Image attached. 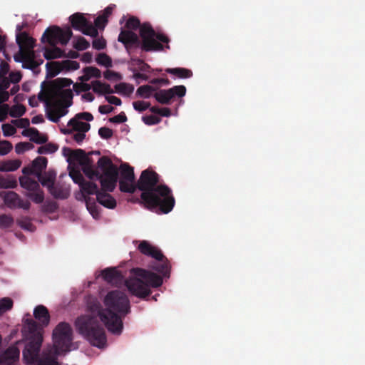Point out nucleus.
Masks as SVG:
<instances>
[{"label": "nucleus", "instance_id": "c756f323", "mask_svg": "<svg viewBox=\"0 0 365 365\" xmlns=\"http://www.w3.org/2000/svg\"><path fill=\"white\" fill-rule=\"evenodd\" d=\"M115 6L110 5L108 6L103 11V14L99 16L95 20V26L98 29H103L107 23V18L111 14Z\"/></svg>", "mask_w": 365, "mask_h": 365}, {"label": "nucleus", "instance_id": "4c0bfd02", "mask_svg": "<svg viewBox=\"0 0 365 365\" xmlns=\"http://www.w3.org/2000/svg\"><path fill=\"white\" fill-rule=\"evenodd\" d=\"M73 46L78 51H83L88 48L90 46V43L83 37L80 36L73 38Z\"/></svg>", "mask_w": 365, "mask_h": 365}, {"label": "nucleus", "instance_id": "37998d69", "mask_svg": "<svg viewBox=\"0 0 365 365\" xmlns=\"http://www.w3.org/2000/svg\"><path fill=\"white\" fill-rule=\"evenodd\" d=\"M86 207L90 214L94 219H98L101 216V209L96 203L86 202Z\"/></svg>", "mask_w": 365, "mask_h": 365}, {"label": "nucleus", "instance_id": "2f4dec72", "mask_svg": "<svg viewBox=\"0 0 365 365\" xmlns=\"http://www.w3.org/2000/svg\"><path fill=\"white\" fill-rule=\"evenodd\" d=\"M51 48H46L43 52V56L46 59L51 60L63 56V51L56 47V46H51Z\"/></svg>", "mask_w": 365, "mask_h": 365}, {"label": "nucleus", "instance_id": "e2e57ef3", "mask_svg": "<svg viewBox=\"0 0 365 365\" xmlns=\"http://www.w3.org/2000/svg\"><path fill=\"white\" fill-rule=\"evenodd\" d=\"M106 100L110 104H114L115 106L121 105L120 99L113 96H106Z\"/></svg>", "mask_w": 365, "mask_h": 365}, {"label": "nucleus", "instance_id": "8fccbe9b", "mask_svg": "<svg viewBox=\"0 0 365 365\" xmlns=\"http://www.w3.org/2000/svg\"><path fill=\"white\" fill-rule=\"evenodd\" d=\"M133 106L136 110L143 111L149 108L150 103L144 101H138L133 103Z\"/></svg>", "mask_w": 365, "mask_h": 365}, {"label": "nucleus", "instance_id": "20e7f679", "mask_svg": "<svg viewBox=\"0 0 365 365\" xmlns=\"http://www.w3.org/2000/svg\"><path fill=\"white\" fill-rule=\"evenodd\" d=\"M158 176L153 171L144 170L138 181V187L142 190L141 197L150 208L159 207L164 212L172 210L175 200L170 189L165 185H157Z\"/></svg>", "mask_w": 365, "mask_h": 365}, {"label": "nucleus", "instance_id": "69168bd1", "mask_svg": "<svg viewBox=\"0 0 365 365\" xmlns=\"http://www.w3.org/2000/svg\"><path fill=\"white\" fill-rule=\"evenodd\" d=\"M98 110L101 114L110 113L113 110V108L109 105L100 106Z\"/></svg>", "mask_w": 365, "mask_h": 365}, {"label": "nucleus", "instance_id": "4be33fe9", "mask_svg": "<svg viewBox=\"0 0 365 365\" xmlns=\"http://www.w3.org/2000/svg\"><path fill=\"white\" fill-rule=\"evenodd\" d=\"M22 135L29 137L30 140L37 144H43L48 141L46 134L41 133L36 128H29L22 131Z\"/></svg>", "mask_w": 365, "mask_h": 365}, {"label": "nucleus", "instance_id": "680f3d73", "mask_svg": "<svg viewBox=\"0 0 365 365\" xmlns=\"http://www.w3.org/2000/svg\"><path fill=\"white\" fill-rule=\"evenodd\" d=\"M6 43V36L0 35V51L4 53V56L8 60H10V58L6 55L5 51Z\"/></svg>", "mask_w": 365, "mask_h": 365}, {"label": "nucleus", "instance_id": "2eb2a0df", "mask_svg": "<svg viewBox=\"0 0 365 365\" xmlns=\"http://www.w3.org/2000/svg\"><path fill=\"white\" fill-rule=\"evenodd\" d=\"M70 21L72 26L81 31L83 34L91 37L98 36V30L95 26L91 24L85 18L83 14H75L70 16Z\"/></svg>", "mask_w": 365, "mask_h": 365}, {"label": "nucleus", "instance_id": "bb28decb", "mask_svg": "<svg viewBox=\"0 0 365 365\" xmlns=\"http://www.w3.org/2000/svg\"><path fill=\"white\" fill-rule=\"evenodd\" d=\"M73 88L76 90V92L84 91L81 95V98L87 102H92L94 100L93 95L89 92L91 86L89 84L82 83L80 85H73Z\"/></svg>", "mask_w": 365, "mask_h": 365}, {"label": "nucleus", "instance_id": "4468645a", "mask_svg": "<svg viewBox=\"0 0 365 365\" xmlns=\"http://www.w3.org/2000/svg\"><path fill=\"white\" fill-rule=\"evenodd\" d=\"M119 184L123 192H133L135 190L133 169L126 164H123L120 167Z\"/></svg>", "mask_w": 365, "mask_h": 365}, {"label": "nucleus", "instance_id": "9b49d317", "mask_svg": "<svg viewBox=\"0 0 365 365\" xmlns=\"http://www.w3.org/2000/svg\"><path fill=\"white\" fill-rule=\"evenodd\" d=\"M42 43H48L50 46H56L60 43L65 45L68 41V27L63 30L57 26L47 28L41 36Z\"/></svg>", "mask_w": 365, "mask_h": 365}, {"label": "nucleus", "instance_id": "0e129e2a", "mask_svg": "<svg viewBox=\"0 0 365 365\" xmlns=\"http://www.w3.org/2000/svg\"><path fill=\"white\" fill-rule=\"evenodd\" d=\"M127 120L126 116L123 113L118 114L110 119L113 123H124Z\"/></svg>", "mask_w": 365, "mask_h": 365}, {"label": "nucleus", "instance_id": "cd10ccee", "mask_svg": "<svg viewBox=\"0 0 365 365\" xmlns=\"http://www.w3.org/2000/svg\"><path fill=\"white\" fill-rule=\"evenodd\" d=\"M19 183L21 187L29 190V192L36 191L39 188L38 182L28 176L20 177Z\"/></svg>", "mask_w": 365, "mask_h": 365}, {"label": "nucleus", "instance_id": "bf43d9fd", "mask_svg": "<svg viewBox=\"0 0 365 365\" xmlns=\"http://www.w3.org/2000/svg\"><path fill=\"white\" fill-rule=\"evenodd\" d=\"M9 106L8 104H3L0 106V121H4L6 118Z\"/></svg>", "mask_w": 365, "mask_h": 365}, {"label": "nucleus", "instance_id": "6e6552de", "mask_svg": "<svg viewBox=\"0 0 365 365\" xmlns=\"http://www.w3.org/2000/svg\"><path fill=\"white\" fill-rule=\"evenodd\" d=\"M93 120V115L89 113H81L70 120V140L72 143L81 145L86 139V133L90 130L89 121Z\"/></svg>", "mask_w": 365, "mask_h": 365}, {"label": "nucleus", "instance_id": "0eeeda50", "mask_svg": "<svg viewBox=\"0 0 365 365\" xmlns=\"http://www.w3.org/2000/svg\"><path fill=\"white\" fill-rule=\"evenodd\" d=\"M76 327L93 346L103 348L106 339L103 329L94 318L83 317L76 322Z\"/></svg>", "mask_w": 365, "mask_h": 365}, {"label": "nucleus", "instance_id": "aec40b11", "mask_svg": "<svg viewBox=\"0 0 365 365\" xmlns=\"http://www.w3.org/2000/svg\"><path fill=\"white\" fill-rule=\"evenodd\" d=\"M99 276H101L107 282L113 284H118L123 279L122 274L116 268L113 267L102 270L97 277Z\"/></svg>", "mask_w": 365, "mask_h": 365}, {"label": "nucleus", "instance_id": "a18cd8bd", "mask_svg": "<svg viewBox=\"0 0 365 365\" xmlns=\"http://www.w3.org/2000/svg\"><path fill=\"white\" fill-rule=\"evenodd\" d=\"M34 145L29 142H20L15 146V151L17 154H21L26 150H31Z\"/></svg>", "mask_w": 365, "mask_h": 365}, {"label": "nucleus", "instance_id": "72a5a7b5", "mask_svg": "<svg viewBox=\"0 0 365 365\" xmlns=\"http://www.w3.org/2000/svg\"><path fill=\"white\" fill-rule=\"evenodd\" d=\"M46 66V77L47 78L55 77L62 70V67L58 62L47 63Z\"/></svg>", "mask_w": 365, "mask_h": 365}, {"label": "nucleus", "instance_id": "5fc2aeb1", "mask_svg": "<svg viewBox=\"0 0 365 365\" xmlns=\"http://www.w3.org/2000/svg\"><path fill=\"white\" fill-rule=\"evenodd\" d=\"M105 78L110 81H119L121 79V75L112 71H106L103 74Z\"/></svg>", "mask_w": 365, "mask_h": 365}, {"label": "nucleus", "instance_id": "9d476101", "mask_svg": "<svg viewBox=\"0 0 365 365\" xmlns=\"http://www.w3.org/2000/svg\"><path fill=\"white\" fill-rule=\"evenodd\" d=\"M138 247L141 253L155 259L158 264L153 266V269L163 276H166L168 266L160 251L148 242L144 240L140 242Z\"/></svg>", "mask_w": 365, "mask_h": 365}, {"label": "nucleus", "instance_id": "f8f14e48", "mask_svg": "<svg viewBox=\"0 0 365 365\" xmlns=\"http://www.w3.org/2000/svg\"><path fill=\"white\" fill-rule=\"evenodd\" d=\"M38 181L44 187H46L55 198L64 199L67 197L68 193L61 186L55 185L56 173L52 170L41 174L40 177H37Z\"/></svg>", "mask_w": 365, "mask_h": 365}, {"label": "nucleus", "instance_id": "a211bd4d", "mask_svg": "<svg viewBox=\"0 0 365 365\" xmlns=\"http://www.w3.org/2000/svg\"><path fill=\"white\" fill-rule=\"evenodd\" d=\"M16 62L28 63L27 65L23 64V67L32 69L37 65L34 61V51H25L24 48H19V51L14 56Z\"/></svg>", "mask_w": 365, "mask_h": 365}, {"label": "nucleus", "instance_id": "dca6fc26", "mask_svg": "<svg viewBox=\"0 0 365 365\" xmlns=\"http://www.w3.org/2000/svg\"><path fill=\"white\" fill-rule=\"evenodd\" d=\"M0 197L3 198L4 203L9 208H22L29 210L30 202L28 200H22L20 196L14 191L1 192Z\"/></svg>", "mask_w": 365, "mask_h": 365}, {"label": "nucleus", "instance_id": "a878e982", "mask_svg": "<svg viewBox=\"0 0 365 365\" xmlns=\"http://www.w3.org/2000/svg\"><path fill=\"white\" fill-rule=\"evenodd\" d=\"M96 197L98 203L106 208L113 209L116 206L115 200L108 193L99 192Z\"/></svg>", "mask_w": 365, "mask_h": 365}, {"label": "nucleus", "instance_id": "473e14b6", "mask_svg": "<svg viewBox=\"0 0 365 365\" xmlns=\"http://www.w3.org/2000/svg\"><path fill=\"white\" fill-rule=\"evenodd\" d=\"M101 71L99 69L95 67H87L83 69V74L80 77L82 82L89 81L91 78H99L101 77Z\"/></svg>", "mask_w": 365, "mask_h": 365}, {"label": "nucleus", "instance_id": "c03bdc74", "mask_svg": "<svg viewBox=\"0 0 365 365\" xmlns=\"http://www.w3.org/2000/svg\"><path fill=\"white\" fill-rule=\"evenodd\" d=\"M96 62L98 64L107 68L112 66V61L110 58L105 53H99L96 57Z\"/></svg>", "mask_w": 365, "mask_h": 365}, {"label": "nucleus", "instance_id": "ddd939ff", "mask_svg": "<svg viewBox=\"0 0 365 365\" xmlns=\"http://www.w3.org/2000/svg\"><path fill=\"white\" fill-rule=\"evenodd\" d=\"M140 22L135 18H130L126 22L127 30L122 31L118 36V41L126 47L139 45L138 36L132 31L139 26Z\"/></svg>", "mask_w": 365, "mask_h": 365}, {"label": "nucleus", "instance_id": "79ce46f5", "mask_svg": "<svg viewBox=\"0 0 365 365\" xmlns=\"http://www.w3.org/2000/svg\"><path fill=\"white\" fill-rule=\"evenodd\" d=\"M153 93V88L150 86H142L137 90V94L142 98H149Z\"/></svg>", "mask_w": 365, "mask_h": 365}, {"label": "nucleus", "instance_id": "f03ea898", "mask_svg": "<svg viewBox=\"0 0 365 365\" xmlns=\"http://www.w3.org/2000/svg\"><path fill=\"white\" fill-rule=\"evenodd\" d=\"M38 101L46 103L48 108V118L54 123L67 114L68 108V78H58L51 81L41 83V91L38 95L29 99L31 107H37Z\"/></svg>", "mask_w": 365, "mask_h": 365}, {"label": "nucleus", "instance_id": "3c124183", "mask_svg": "<svg viewBox=\"0 0 365 365\" xmlns=\"http://www.w3.org/2000/svg\"><path fill=\"white\" fill-rule=\"evenodd\" d=\"M93 48L96 50H102L106 46V41L103 38H97L92 43Z\"/></svg>", "mask_w": 365, "mask_h": 365}, {"label": "nucleus", "instance_id": "09e8293b", "mask_svg": "<svg viewBox=\"0 0 365 365\" xmlns=\"http://www.w3.org/2000/svg\"><path fill=\"white\" fill-rule=\"evenodd\" d=\"M3 134L4 136H11L16 133V129L13 125L5 123L1 126Z\"/></svg>", "mask_w": 365, "mask_h": 365}, {"label": "nucleus", "instance_id": "de8ad7c7", "mask_svg": "<svg viewBox=\"0 0 365 365\" xmlns=\"http://www.w3.org/2000/svg\"><path fill=\"white\" fill-rule=\"evenodd\" d=\"M12 144L9 141H0V155H7L12 150Z\"/></svg>", "mask_w": 365, "mask_h": 365}, {"label": "nucleus", "instance_id": "423d86ee", "mask_svg": "<svg viewBox=\"0 0 365 365\" xmlns=\"http://www.w3.org/2000/svg\"><path fill=\"white\" fill-rule=\"evenodd\" d=\"M163 284L161 277L143 269H133L131 276L125 281L128 291L133 295L143 298L150 293V287H158Z\"/></svg>", "mask_w": 365, "mask_h": 365}, {"label": "nucleus", "instance_id": "6ab92c4d", "mask_svg": "<svg viewBox=\"0 0 365 365\" xmlns=\"http://www.w3.org/2000/svg\"><path fill=\"white\" fill-rule=\"evenodd\" d=\"M20 351L15 346H9L0 355V365H14L19 359Z\"/></svg>", "mask_w": 365, "mask_h": 365}, {"label": "nucleus", "instance_id": "c85d7f7f", "mask_svg": "<svg viewBox=\"0 0 365 365\" xmlns=\"http://www.w3.org/2000/svg\"><path fill=\"white\" fill-rule=\"evenodd\" d=\"M48 160L45 157H38L32 162V166L35 170V175L40 177L42 171L46 168Z\"/></svg>", "mask_w": 365, "mask_h": 365}, {"label": "nucleus", "instance_id": "4d7b16f0", "mask_svg": "<svg viewBox=\"0 0 365 365\" xmlns=\"http://www.w3.org/2000/svg\"><path fill=\"white\" fill-rule=\"evenodd\" d=\"M98 133L103 138H109L112 136L113 132L110 128L103 127L101 128L98 130Z\"/></svg>", "mask_w": 365, "mask_h": 365}, {"label": "nucleus", "instance_id": "ea45409f", "mask_svg": "<svg viewBox=\"0 0 365 365\" xmlns=\"http://www.w3.org/2000/svg\"><path fill=\"white\" fill-rule=\"evenodd\" d=\"M13 307V300L9 297L0 299V316Z\"/></svg>", "mask_w": 365, "mask_h": 365}, {"label": "nucleus", "instance_id": "c9c22d12", "mask_svg": "<svg viewBox=\"0 0 365 365\" xmlns=\"http://www.w3.org/2000/svg\"><path fill=\"white\" fill-rule=\"evenodd\" d=\"M166 71L169 73L176 75L179 78H190L192 76L191 71L182 68H168Z\"/></svg>", "mask_w": 365, "mask_h": 365}, {"label": "nucleus", "instance_id": "f704fd0d", "mask_svg": "<svg viewBox=\"0 0 365 365\" xmlns=\"http://www.w3.org/2000/svg\"><path fill=\"white\" fill-rule=\"evenodd\" d=\"M134 88L132 86L125 83H120L115 86V91L117 93L123 96H128L131 94L133 91Z\"/></svg>", "mask_w": 365, "mask_h": 365}, {"label": "nucleus", "instance_id": "39448f33", "mask_svg": "<svg viewBox=\"0 0 365 365\" xmlns=\"http://www.w3.org/2000/svg\"><path fill=\"white\" fill-rule=\"evenodd\" d=\"M76 160L81 165L85 175L90 179H99L102 189L112 192L117 182L118 170L107 157H102L98 161L97 170L94 168L90 158L81 149H70V160Z\"/></svg>", "mask_w": 365, "mask_h": 365}, {"label": "nucleus", "instance_id": "58836bf2", "mask_svg": "<svg viewBox=\"0 0 365 365\" xmlns=\"http://www.w3.org/2000/svg\"><path fill=\"white\" fill-rule=\"evenodd\" d=\"M58 148V146L54 143H48L44 145L40 146L38 148V153L39 154H49L55 153Z\"/></svg>", "mask_w": 365, "mask_h": 365}, {"label": "nucleus", "instance_id": "1a4fd4ad", "mask_svg": "<svg viewBox=\"0 0 365 365\" xmlns=\"http://www.w3.org/2000/svg\"><path fill=\"white\" fill-rule=\"evenodd\" d=\"M142 39V48L147 51H160L163 49L162 42H168L166 36L155 33L149 24H144L140 28Z\"/></svg>", "mask_w": 365, "mask_h": 365}, {"label": "nucleus", "instance_id": "412c9836", "mask_svg": "<svg viewBox=\"0 0 365 365\" xmlns=\"http://www.w3.org/2000/svg\"><path fill=\"white\" fill-rule=\"evenodd\" d=\"M16 41L19 48H24L25 51H34L35 46L36 40L29 36V34L24 31L19 34H16Z\"/></svg>", "mask_w": 365, "mask_h": 365}, {"label": "nucleus", "instance_id": "e433bc0d", "mask_svg": "<svg viewBox=\"0 0 365 365\" xmlns=\"http://www.w3.org/2000/svg\"><path fill=\"white\" fill-rule=\"evenodd\" d=\"M26 195L37 204L43 202L44 200L43 192L40 190V187L36 191L27 192Z\"/></svg>", "mask_w": 365, "mask_h": 365}, {"label": "nucleus", "instance_id": "49530a36", "mask_svg": "<svg viewBox=\"0 0 365 365\" xmlns=\"http://www.w3.org/2000/svg\"><path fill=\"white\" fill-rule=\"evenodd\" d=\"M18 224L21 228L31 232H33L35 228L34 225L28 217H22L18 221Z\"/></svg>", "mask_w": 365, "mask_h": 365}, {"label": "nucleus", "instance_id": "774afa93", "mask_svg": "<svg viewBox=\"0 0 365 365\" xmlns=\"http://www.w3.org/2000/svg\"><path fill=\"white\" fill-rule=\"evenodd\" d=\"M9 98V93L8 91H0V104L7 101Z\"/></svg>", "mask_w": 365, "mask_h": 365}, {"label": "nucleus", "instance_id": "f3484780", "mask_svg": "<svg viewBox=\"0 0 365 365\" xmlns=\"http://www.w3.org/2000/svg\"><path fill=\"white\" fill-rule=\"evenodd\" d=\"M185 93L186 88L184 86H176L170 89L156 92L155 98L160 103L166 104L175 96L182 97Z\"/></svg>", "mask_w": 365, "mask_h": 365}, {"label": "nucleus", "instance_id": "6e6d98bb", "mask_svg": "<svg viewBox=\"0 0 365 365\" xmlns=\"http://www.w3.org/2000/svg\"><path fill=\"white\" fill-rule=\"evenodd\" d=\"M13 220L6 215H0V227H9L11 225Z\"/></svg>", "mask_w": 365, "mask_h": 365}, {"label": "nucleus", "instance_id": "f257e3e1", "mask_svg": "<svg viewBox=\"0 0 365 365\" xmlns=\"http://www.w3.org/2000/svg\"><path fill=\"white\" fill-rule=\"evenodd\" d=\"M33 319H26L23 328L25 346L23 359L27 364L61 365L58 356H65L68 351V323H58L52 332V345L39 353L43 341V329L48 326L51 315L46 307L37 305L34 309Z\"/></svg>", "mask_w": 365, "mask_h": 365}, {"label": "nucleus", "instance_id": "052dcab7", "mask_svg": "<svg viewBox=\"0 0 365 365\" xmlns=\"http://www.w3.org/2000/svg\"><path fill=\"white\" fill-rule=\"evenodd\" d=\"M10 81L6 77L0 78V91H6V90L10 86Z\"/></svg>", "mask_w": 365, "mask_h": 365}, {"label": "nucleus", "instance_id": "603ef678", "mask_svg": "<svg viewBox=\"0 0 365 365\" xmlns=\"http://www.w3.org/2000/svg\"><path fill=\"white\" fill-rule=\"evenodd\" d=\"M12 123L18 128L28 129L27 128L30 125V121L28 118H20L14 120Z\"/></svg>", "mask_w": 365, "mask_h": 365}, {"label": "nucleus", "instance_id": "7ed1b4c3", "mask_svg": "<svg viewBox=\"0 0 365 365\" xmlns=\"http://www.w3.org/2000/svg\"><path fill=\"white\" fill-rule=\"evenodd\" d=\"M108 330L114 334H120L123 330L122 317L130 311V302L125 294L120 290L108 292L103 300V307L91 306Z\"/></svg>", "mask_w": 365, "mask_h": 365}, {"label": "nucleus", "instance_id": "5701e85b", "mask_svg": "<svg viewBox=\"0 0 365 365\" xmlns=\"http://www.w3.org/2000/svg\"><path fill=\"white\" fill-rule=\"evenodd\" d=\"M18 185L16 178L11 174H0V189L15 188Z\"/></svg>", "mask_w": 365, "mask_h": 365}, {"label": "nucleus", "instance_id": "7c9ffc66", "mask_svg": "<svg viewBox=\"0 0 365 365\" xmlns=\"http://www.w3.org/2000/svg\"><path fill=\"white\" fill-rule=\"evenodd\" d=\"M21 165L19 160H9L0 163V171L11 172L16 170Z\"/></svg>", "mask_w": 365, "mask_h": 365}, {"label": "nucleus", "instance_id": "338daca9", "mask_svg": "<svg viewBox=\"0 0 365 365\" xmlns=\"http://www.w3.org/2000/svg\"><path fill=\"white\" fill-rule=\"evenodd\" d=\"M21 79V75L20 73H11L10 74V82L14 83H19Z\"/></svg>", "mask_w": 365, "mask_h": 365}, {"label": "nucleus", "instance_id": "a19ab883", "mask_svg": "<svg viewBox=\"0 0 365 365\" xmlns=\"http://www.w3.org/2000/svg\"><path fill=\"white\" fill-rule=\"evenodd\" d=\"M25 112V106L21 104H17L11 107L9 114L13 118H18L22 116Z\"/></svg>", "mask_w": 365, "mask_h": 365}, {"label": "nucleus", "instance_id": "13d9d810", "mask_svg": "<svg viewBox=\"0 0 365 365\" xmlns=\"http://www.w3.org/2000/svg\"><path fill=\"white\" fill-rule=\"evenodd\" d=\"M9 71V65L2 61L0 64V78L4 77Z\"/></svg>", "mask_w": 365, "mask_h": 365}, {"label": "nucleus", "instance_id": "864d4df0", "mask_svg": "<svg viewBox=\"0 0 365 365\" xmlns=\"http://www.w3.org/2000/svg\"><path fill=\"white\" fill-rule=\"evenodd\" d=\"M143 121L147 125H155L158 124L160 121V118L155 115H147L143 117Z\"/></svg>", "mask_w": 365, "mask_h": 365}, {"label": "nucleus", "instance_id": "b1692460", "mask_svg": "<svg viewBox=\"0 0 365 365\" xmlns=\"http://www.w3.org/2000/svg\"><path fill=\"white\" fill-rule=\"evenodd\" d=\"M72 178L74 182L79 183L80 188L83 193H86L88 195H97V193H98V187L94 182L86 181L84 180L78 181V179L76 177H72Z\"/></svg>", "mask_w": 365, "mask_h": 365}, {"label": "nucleus", "instance_id": "393cba45", "mask_svg": "<svg viewBox=\"0 0 365 365\" xmlns=\"http://www.w3.org/2000/svg\"><path fill=\"white\" fill-rule=\"evenodd\" d=\"M93 91L98 95H108L113 93L111 86L100 81H93L91 83Z\"/></svg>", "mask_w": 365, "mask_h": 365}]
</instances>
